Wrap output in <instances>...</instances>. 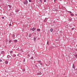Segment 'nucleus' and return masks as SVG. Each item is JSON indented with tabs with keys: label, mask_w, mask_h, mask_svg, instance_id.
Instances as JSON below:
<instances>
[{
	"label": "nucleus",
	"mask_w": 77,
	"mask_h": 77,
	"mask_svg": "<svg viewBox=\"0 0 77 77\" xmlns=\"http://www.w3.org/2000/svg\"><path fill=\"white\" fill-rule=\"evenodd\" d=\"M32 36V35L30 34L29 35V37H31Z\"/></svg>",
	"instance_id": "obj_8"
},
{
	"label": "nucleus",
	"mask_w": 77,
	"mask_h": 77,
	"mask_svg": "<svg viewBox=\"0 0 77 77\" xmlns=\"http://www.w3.org/2000/svg\"><path fill=\"white\" fill-rule=\"evenodd\" d=\"M73 67L74 69H75V66L74 65H73Z\"/></svg>",
	"instance_id": "obj_14"
},
{
	"label": "nucleus",
	"mask_w": 77,
	"mask_h": 77,
	"mask_svg": "<svg viewBox=\"0 0 77 77\" xmlns=\"http://www.w3.org/2000/svg\"><path fill=\"white\" fill-rule=\"evenodd\" d=\"M50 31L51 32H53V29H50Z\"/></svg>",
	"instance_id": "obj_4"
},
{
	"label": "nucleus",
	"mask_w": 77,
	"mask_h": 77,
	"mask_svg": "<svg viewBox=\"0 0 77 77\" xmlns=\"http://www.w3.org/2000/svg\"><path fill=\"white\" fill-rule=\"evenodd\" d=\"M35 30H36V28H33L32 29V31H35Z\"/></svg>",
	"instance_id": "obj_2"
},
{
	"label": "nucleus",
	"mask_w": 77,
	"mask_h": 77,
	"mask_svg": "<svg viewBox=\"0 0 77 77\" xmlns=\"http://www.w3.org/2000/svg\"><path fill=\"white\" fill-rule=\"evenodd\" d=\"M14 42H17V40H15L14 41Z\"/></svg>",
	"instance_id": "obj_7"
},
{
	"label": "nucleus",
	"mask_w": 77,
	"mask_h": 77,
	"mask_svg": "<svg viewBox=\"0 0 77 77\" xmlns=\"http://www.w3.org/2000/svg\"><path fill=\"white\" fill-rule=\"evenodd\" d=\"M25 60V59L23 61H24V60Z\"/></svg>",
	"instance_id": "obj_34"
},
{
	"label": "nucleus",
	"mask_w": 77,
	"mask_h": 77,
	"mask_svg": "<svg viewBox=\"0 0 77 77\" xmlns=\"http://www.w3.org/2000/svg\"><path fill=\"white\" fill-rule=\"evenodd\" d=\"M29 2H32V0H29Z\"/></svg>",
	"instance_id": "obj_18"
},
{
	"label": "nucleus",
	"mask_w": 77,
	"mask_h": 77,
	"mask_svg": "<svg viewBox=\"0 0 77 77\" xmlns=\"http://www.w3.org/2000/svg\"><path fill=\"white\" fill-rule=\"evenodd\" d=\"M9 56H10L9 55H8V56H7V57H8V58L9 57Z\"/></svg>",
	"instance_id": "obj_25"
},
{
	"label": "nucleus",
	"mask_w": 77,
	"mask_h": 77,
	"mask_svg": "<svg viewBox=\"0 0 77 77\" xmlns=\"http://www.w3.org/2000/svg\"><path fill=\"white\" fill-rule=\"evenodd\" d=\"M24 4L25 5H27V3H28V2H27V1L26 0L25 1H24L23 2Z\"/></svg>",
	"instance_id": "obj_1"
},
{
	"label": "nucleus",
	"mask_w": 77,
	"mask_h": 77,
	"mask_svg": "<svg viewBox=\"0 0 77 77\" xmlns=\"http://www.w3.org/2000/svg\"><path fill=\"white\" fill-rule=\"evenodd\" d=\"M40 30H41L39 29H37V32H40Z\"/></svg>",
	"instance_id": "obj_3"
},
{
	"label": "nucleus",
	"mask_w": 77,
	"mask_h": 77,
	"mask_svg": "<svg viewBox=\"0 0 77 77\" xmlns=\"http://www.w3.org/2000/svg\"><path fill=\"white\" fill-rule=\"evenodd\" d=\"M41 74H42V73L41 72H40V73H38V75H41Z\"/></svg>",
	"instance_id": "obj_5"
},
{
	"label": "nucleus",
	"mask_w": 77,
	"mask_h": 77,
	"mask_svg": "<svg viewBox=\"0 0 77 77\" xmlns=\"http://www.w3.org/2000/svg\"><path fill=\"white\" fill-rule=\"evenodd\" d=\"M31 59H33V57H32L31 58Z\"/></svg>",
	"instance_id": "obj_20"
},
{
	"label": "nucleus",
	"mask_w": 77,
	"mask_h": 77,
	"mask_svg": "<svg viewBox=\"0 0 77 77\" xmlns=\"http://www.w3.org/2000/svg\"><path fill=\"white\" fill-rule=\"evenodd\" d=\"M9 26H12V25H11V24H10Z\"/></svg>",
	"instance_id": "obj_19"
},
{
	"label": "nucleus",
	"mask_w": 77,
	"mask_h": 77,
	"mask_svg": "<svg viewBox=\"0 0 77 77\" xmlns=\"http://www.w3.org/2000/svg\"><path fill=\"white\" fill-rule=\"evenodd\" d=\"M15 56H16V55H14V57H15Z\"/></svg>",
	"instance_id": "obj_31"
},
{
	"label": "nucleus",
	"mask_w": 77,
	"mask_h": 77,
	"mask_svg": "<svg viewBox=\"0 0 77 77\" xmlns=\"http://www.w3.org/2000/svg\"><path fill=\"white\" fill-rule=\"evenodd\" d=\"M19 11H20L19 10H17L16 11V12H18Z\"/></svg>",
	"instance_id": "obj_10"
},
{
	"label": "nucleus",
	"mask_w": 77,
	"mask_h": 77,
	"mask_svg": "<svg viewBox=\"0 0 77 77\" xmlns=\"http://www.w3.org/2000/svg\"><path fill=\"white\" fill-rule=\"evenodd\" d=\"M70 20H71H71H72V19H70Z\"/></svg>",
	"instance_id": "obj_33"
},
{
	"label": "nucleus",
	"mask_w": 77,
	"mask_h": 77,
	"mask_svg": "<svg viewBox=\"0 0 77 77\" xmlns=\"http://www.w3.org/2000/svg\"><path fill=\"white\" fill-rule=\"evenodd\" d=\"M47 45H49V42H47Z\"/></svg>",
	"instance_id": "obj_13"
},
{
	"label": "nucleus",
	"mask_w": 77,
	"mask_h": 77,
	"mask_svg": "<svg viewBox=\"0 0 77 77\" xmlns=\"http://www.w3.org/2000/svg\"><path fill=\"white\" fill-rule=\"evenodd\" d=\"M10 53L11 54H12V53H13V51H11L10 52Z\"/></svg>",
	"instance_id": "obj_12"
},
{
	"label": "nucleus",
	"mask_w": 77,
	"mask_h": 77,
	"mask_svg": "<svg viewBox=\"0 0 77 77\" xmlns=\"http://www.w3.org/2000/svg\"><path fill=\"white\" fill-rule=\"evenodd\" d=\"M2 19H4L5 18V17H2Z\"/></svg>",
	"instance_id": "obj_26"
},
{
	"label": "nucleus",
	"mask_w": 77,
	"mask_h": 77,
	"mask_svg": "<svg viewBox=\"0 0 77 77\" xmlns=\"http://www.w3.org/2000/svg\"><path fill=\"white\" fill-rule=\"evenodd\" d=\"M70 15H71L72 16H74V14H70Z\"/></svg>",
	"instance_id": "obj_15"
},
{
	"label": "nucleus",
	"mask_w": 77,
	"mask_h": 77,
	"mask_svg": "<svg viewBox=\"0 0 77 77\" xmlns=\"http://www.w3.org/2000/svg\"><path fill=\"white\" fill-rule=\"evenodd\" d=\"M5 63L6 64H8V61H5Z\"/></svg>",
	"instance_id": "obj_6"
},
{
	"label": "nucleus",
	"mask_w": 77,
	"mask_h": 77,
	"mask_svg": "<svg viewBox=\"0 0 77 77\" xmlns=\"http://www.w3.org/2000/svg\"><path fill=\"white\" fill-rule=\"evenodd\" d=\"M11 42H12V40H10L9 41V42H10V43Z\"/></svg>",
	"instance_id": "obj_16"
},
{
	"label": "nucleus",
	"mask_w": 77,
	"mask_h": 77,
	"mask_svg": "<svg viewBox=\"0 0 77 77\" xmlns=\"http://www.w3.org/2000/svg\"><path fill=\"white\" fill-rule=\"evenodd\" d=\"M36 38H34V41H36Z\"/></svg>",
	"instance_id": "obj_11"
},
{
	"label": "nucleus",
	"mask_w": 77,
	"mask_h": 77,
	"mask_svg": "<svg viewBox=\"0 0 77 77\" xmlns=\"http://www.w3.org/2000/svg\"><path fill=\"white\" fill-rule=\"evenodd\" d=\"M12 37H13V38H14V37H15V35H12Z\"/></svg>",
	"instance_id": "obj_17"
},
{
	"label": "nucleus",
	"mask_w": 77,
	"mask_h": 77,
	"mask_svg": "<svg viewBox=\"0 0 77 77\" xmlns=\"http://www.w3.org/2000/svg\"><path fill=\"white\" fill-rule=\"evenodd\" d=\"M75 57L77 58V55H75Z\"/></svg>",
	"instance_id": "obj_24"
},
{
	"label": "nucleus",
	"mask_w": 77,
	"mask_h": 77,
	"mask_svg": "<svg viewBox=\"0 0 77 77\" xmlns=\"http://www.w3.org/2000/svg\"><path fill=\"white\" fill-rule=\"evenodd\" d=\"M54 2H56V1L55 0H54Z\"/></svg>",
	"instance_id": "obj_32"
},
{
	"label": "nucleus",
	"mask_w": 77,
	"mask_h": 77,
	"mask_svg": "<svg viewBox=\"0 0 77 77\" xmlns=\"http://www.w3.org/2000/svg\"><path fill=\"white\" fill-rule=\"evenodd\" d=\"M38 63H41V61H38Z\"/></svg>",
	"instance_id": "obj_9"
},
{
	"label": "nucleus",
	"mask_w": 77,
	"mask_h": 77,
	"mask_svg": "<svg viewBox=\"0 0 77 77\" xmlns=\"http://www.w3.org/2000/svg\"><path fill=\"white\" fill-rule=\"evenodd\" d=\"M44 2H46V0H44Z\"/></svg>",
	"instance_id": "obj_27"
},
{
	"label": "nucleus",
	"mask_w": 77,
	"mask_h": 77,
	"mask_svg": "<svg viewBox=\"0 0 77 77\" xmlns=\"http://www.w3.org/2000/svg\"><path fill=\"white\" fill-rule=\"evenodd\" d=\"M40 65H42V63H40Z\"/></svg>",
	"instance_id": "obj_30"
},
{
	"label": "nucleus",
	"mask_w": 77,
	"mask_h": 77,
	"mask_svg": "<svg viewBox=\"0 0 77 77\" xmlns=\"http://www.w3.org/2000/svg\"><path fill=\"white\" fill-rule=\"evenodd\" d=\"M74 28H72V30H74Z\"/></svg>",
	"instance_id": "obj_29"
},
{
	"label": "nucleus",
	"mask_w": 77,
	"mask_h": 77,
	"mask_svg": "<svg viewBox=\"0 0 77 77\" xmlns=\"http://www.w3.org/2000/svg\"><path fill=\"white\" fill-rule=\"evenodd\" d=\"M40 2H41V3L42 2V0H40Z\"/></svg>",
	"instance_id": "obj_21"
},
{
	"label": "nucleus",
	"mask_w": 77,
	"mask_h": 77,
	"mask_svg": "<svg viewBox=\"0 0 77 77\" xmlns=\"http://www.w3.org/2000/svg\"><path fill=\"white\" fill-rule=\"evenodd\" d=\"M28 57H30V54H28Z\"/></svg>",
	"instance_id": "obj_23"
},
{
	"label": "nucleus",
	"mask_w": 77,
	"mask_h": 77,
	"mask_svg": "<svg viewBox=\"0 0 77 77\" xmlns=\"http://www.w3.org/2000/svg\"><path fill=\"white\" fill-rule=\"evenodd\" d=\"M2 62V60L0 59V62Z\"/></svg>",
	"instance_id": "obj_22"
},
{
	"label": "nucleus",
	"mask_w": 77,
	"mask_h": 77,
	"mask_svg": "<svg viewBox=\"0 0 77 77\" xmlns=\"http://www.w3.org/2000/svg\"><path fill=\"white\" fill-rule=\"evenodd\" d=\"M68 12H69V13H72V12L71 11H68Z\"/></svg>",
	"instance_id": "obj_28"
}]
</instances>
